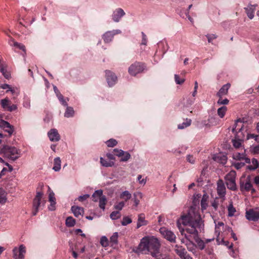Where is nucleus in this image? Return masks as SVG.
Returning a JSON list of instances; mask_svg holds the SVG:
<instances>
[{"mask_svg":"<svg viewBox=\"0 0 259 259\" xmlns=\"http://www.w3.org/2000/svg\"><path fill=\"white\" fill-rule=\"evenodd\" d=\"M182 223L185 226H188L186 231L197 237L199 232L203 230L204 224L200 215L194 211L192 208H190L187 213L181 217Z\"/></svg>","mask_w":259,"mask_h":259,"instance_id":"1","label":"nucleus"},{"mask_svg":"<svg viewBox=\"0 0 259 259\" xmlns=\"http://www.w3.org/2000/svg\"><path fill=\"white\" fill-rule=\"evenodd\" d=\"M160 244L158 240L152 237H145L143 238L139 245L133 251L136 253L149 254L152 256H156L159 253Z\"/></svg>","mask_w":259,"mask_h":259,"instance_id":"2","label":"nucleus"},{"mask_svg":"<svg viewBox=\"0 0 259 259\" xmlns=\"http://www.w3.org/2000/svg\"><path fill=\"white\" fill-rule=\"evenodd\" d=\"M20 152L16 147L3 145L0 150V154H3L5 158L14 161L20 157Z\"/></svg>","mask_w":259,"mask_h":259,"instance_id":"3","label":"nucleus"},{"mask_svg":"<svg viewBox=\"0 0 259 259\" xmlns=\"http://www.w3.org/2000/svg\"><path fill=\"white\" fill-rule=\"evenodd\" d=\"M236 175L235 171L231 170L225 177L227 188L232 191H235L237 189L235 182Z\"/></svg>","mask_w":259,"mask_h":259,"instance_id":"4","label":"nucleus"},{"mask_svg":"<svg viewBox=\"0 0 259 259\" xmlns=\"http://www.w3.org/2000/svg\"><path fill=\"white\" fill-rule=\"evenodd\" d=\"M243 123L241 119H238L232 128V132L236 134L235 138L243 140L244 135L242 132Z\"/></svg>","mask_w":259,"mask_h":259,"instance_id":"5","label":"nucleus"},{"mask_svg":"<svg viewBox=\"0 0 259 259\" xmlns=\"http://www.w3.org/2000/svg\"><path fill=\"white\" fill-rule=\"evenodd\" d=\"M43 193L41 192H37L36 195L33 201V211L32 215H35L38 211L39 207H40L41 203L42 205L44 206L46 203V201L44 200L41 202Z\"/></svg>","mask_w":259,"mask_h":259,"instance_id":"6","label":"nucleus"},{"mask_svg":"<svg viewBox=\"0 0 259 259\" xmlns=\"http://www.w3.org/2000/svg\"><path fill=\"white\" fill-rule=\"evenodd\" d=\"M145 65L143 63L136 62L132 64L128 68V73L133 76L141 73L145 69Z\"/></svg>","mask_w":259,"mask_h":259,"instance_id":"7","label":"nucleus"},{"mask_svg":"<svg viewBox=\"0 0 259 259\" xmlns=\"http://www.w3.org/2000/svg\"><path fill=\"white\" fill-rule=\"evenodd\" d=\"M245 217L249 221L256 222L259 220V207L250 209L245 213Z\"/></svg>","mask_w":259,"mask_h":259,"instance_id":"8","label":"nucleus"},{"mask_svg":"<svg viewBox=\"0 0 259 259\" xmlns=\"http://www.w3.org/2000/svg\"><path fill=\"white\" fill-rule=\"evenodd\" d=\"M159 231L160 233L167 240L171 243L176 242V236L173 232L165 228H160Z\"/></svg>","mask_w":259,"mask_h":259,"instance_id":"9","label":"nucleus"},{"mask_svg":"<svg viewBox=\"0 0 259 259\" xmlns=\"http://www.w3.org/2000/svg\"><path fill=\"white\" fill-rule=\"evenodd\" d=\"M25 247L23 245H21L19 248L15 247L13 249V257L15 259L24 258V254L25 253Z\"/></svg>","mask_w":259,"mask_h":259,"instance_id":"10","label":"nucleus"},{"mask_svg":"<svg viewBox=\"0 0 259 259\" xmlns=\"http://www.w3.org/2000/svg\"><path fill=\"white\" fill-rule=\"evenodd\" d=\"M0 127L3 128L5 132H7L10 136L13 134L14 131V126L4 120H2L1 121Z\"/></svg>","mask_w":259,"mask_h":259,"instance_id":"11","label":"nucleus"},{"mask_svg":"<svg viewBox=\"0 0 259 259\" xmlns=\"http://www.w3.org/2000/svg\"><path fill=\"white\" fill-rule=\"evenodd\" d=\"M106 79L108 85L112 87L115 84L117 81V76L116 75L109 70H106Z\"/></svg>","mask_w":259,"mask_h":259,"instance_id":"12","label":"nucleus"},{"mask_svg":"<svg viewBox=\"0 0 259 259\" xmlns=\"http://www.w3.org/2000/svg\"><path fill=\"white\" fill-rule=\"evenodd\" d=\"M217 193L220 197H225L226 187L222 180L220 179L217 182Z\"/></svg>","mask_w":259,"mask_h":259,"instance_id":"13","label":"nucleus"},{"mask_svg":"<svg viewBox=\"0 0 259 259\" xmlns=\"http://www.w3.org/2000/svg\"><path fill=\"white\" fill-rule=\"evenodd\" d=\"M49 139L52 142H57L60 139V136L58 131L55 128L51 129L48 133Z\"/></svg>","mask_w":259,"mask_h":259,"instance_id":"14","label":"nucleus"},{"mask_svg":"<svg viewBox=\"0 0 259 259\" xmlns=\"http://www.w3.org/2000/svg\"><path fill=\"white\" fill-rule=\"evenodd\" d=\"M124 15V11L121 8H118L114 11L112 15V19L114 22H118Z\"/></svg>","mask_w":259,"mask_h":259,"instance_id":"15","label":"nucleus"},{"mask_svg":"<svg viewBox=\"0 0 259 259\" xmlns=\"http://www.w3.org/2000/svg\"><path fill=\"white\" fill-rule=\"evenodd\" d=\"M240 190L241 191H249L250 190L252 187V185L250 181V177H248L246 179V181L245 183L244 182L241 181L240 184Z\"/></svg>","mask_w":259,"mask_h":259,"instance_id":"16","label":"nucleus"},{"mask_svg":"<svg viewBox=\"0 0 259 259\" xmlns=\"http://www.w3.org/2000/svg\"><path fill=\"white\" fill-rule=\"evenodd\" d=\"M231 84L228 83L223 85V87L220 89L219 92L217 94V96L219 98H222L223 96L228 94V90L230 88Z\"/></svg>","mask_w":259,"mask_h":259,"instance_id":"17","label":"nucleus"},{"mask_svg":"<svg viewBox=\"0 0 259 259\" xmlns=\"http://www.w3.org/2000/svg\"><path fill=\"white\" fill-rule=\"evenodd\" d=\"M213 159L222 164H225L227 161V157L224 154L219 153L214 155L213 157Z\"/></svg>","mask_w":259,"mask_h":259,"instance_id":"18","label":"nucleus"},{"mask_svg":"<svg viewBox=\"0 0 259 259\" xmlns=\"http://www.w3.org/2000/svg\"><path fill=\"white\" fill-rule=\"evenodd\" d=\"M148 221L145 220V214L141 213L138 215L137 228L138 229L143 226H146L148 224Z\"/></svg>","mask_w":259,"mask_h":259,"instance_id":"19","label":"nucleus"},{"mask_svg":"<svg viewBox=\"0 0 259 259\" xmlns=\"http://www.w3.org/2000/svg\"><path fill=\"white\" fill-rule=\"evenodd\" d=\"M71 209L75 217L78 218L80 215H83L84 210L82 207L73 205Z\"/></svg>","mask_w":259,"mask_h":259,"instance_id":"20","label":"nucleus"},{"mask_svg":"<svg viewBox=\"0 0 259 259\" xmlns=\"http://www.w3.org/2000/svg\"><path fill=\"white\" fill-rule=\"evenodd\" d=\"M233 158L234 159L239 161L244 160L246 163H250V159L249 158L246 157L244 153H236L234 155Z\"/></svg>","mask_w":259,"mask_h":259,"instance_id":"21","label":"nucleus"},{"mask_svg":"<svg viewBox=\"0 0 259 259\" xmlns=\"http://www.w3.org/2000/svg\"><path fill=\"white\" fill-rule=\"evenodd\" d=\"M114 35L115 33L114 31H107L103 35V39L105 42H109L112 40Z\"/></svg>","mask_w":259,"mask_h":259,"instance_id":"22","label":"nucleus"},{"mask_svg":"<svg viewBox=\"0 0 259 259\" xmlns=\"http://www.w3.org/2000/svg\"><path fill=\"white\" fill-rule=\"evenodd\" d=\"M203 123L206 126L215 125L218 124V119L215 117H210L207 121L204 120Z\"/></svg>","mask_w":259,"mask_h":259,"instance_id":"23","label":"nucleus"},{"mask_svg":"<svg viewBox=\"0 0 259 259\" xmlns=\"http://www.w3.org/2000/svg\"><path fill=\"white\" fill-rule=\"evenodd\" d=\"M255 6V5H250V6H248L247 8H245L247 15L250 19H252L254 17L253 13Z\"/></svg>","mask_w":259,"mask_h":259,"instance_id":"24","label":"nucleus"},{"mask_svg":"<svg viewBox=\"0 0 259 259\" xmlns=\"http://www.w3.org/2000/svg\"><path fill=\"white\" fill-rule=\"evenodd\" d=\"M175 247V252L181 258H183V256H184L187 253L186 249L182 246H179L178 245H176Z\"/></svg>","mask_w":259,"mask_h":259,"instance_id":"25","label":"nucleus"},{"mask_svg":"<svg viewBox=\"0 0 259 259\" xmlns=\"http://www.w3.org/2000/svg\"><path fill=\"white\" fill-rule=\"evenodd\" d=\"M259 166L258 161L255 158L251 159V164L248 165L246 166V168L250 170H254Z\"/></svg>","mask_w":259,"mask_h":259,"instance_id":"26","label":"nucleus"},{"mask_svg":"<svg viewBox=\"0 0 259 259\" xmlns=\"http://www.w3.org/2000/svg\"><path fill=\"white\" fill-rule=\"evenodd\" d=\"M61 161L59 157H56L54 160V166L53 169L55 171H58L61 169Z\"/></svg>","mask_w":259,"mask_h":259,"instance_id":"27","label":"nucleus"},{"mask_svg":"<svg viewBox=\"0 0 259 259\" xmlns=\"http://www.w3.org/2000/svg\"><path fill=\"white\" fill-rule=\"evenodd\" d=\"M11 41L13 42V46L14 47H17V48H18L20 50H21L24 52V54H23V56H24L26 53L25 46L24 45H23L22 44L18 43V42L15 41L14 40V39L12 38H11Z\"/></svg>","mask_w":259,"mask_h":259,"instance_id":"28","label":"nucleus"},{"mask_svg":"<svg viewBox=\"0 0 259 259\" xmlns=\"http://www.w3.org/2000/svg\"><path fill=\"white\" fill-rule=\"evenodd\" d=\"M208 198V196L207 194H204L203 195L202 198L201 200V207L202 210H204L206 208L207 206V200Z\"/></svg>","mask_w":259,"mask_h":259,"instance_id":"29","label":"nucleus"},{"mask_svg":"<svg viewBox=\"0 0 259 259\" xmlns=\"http://www.w3.org/2000/svg\"><path fill=\"white\" fill-rule=\"evenodd\" d=\"M66 109L64 113V116L67 118L73 117L74 114V111L72 107L66 106Z\"/></svg>","mask_w":259,"mask_h":259,"instance_id":"30","label":"nucleus"},{"mask_svg":"<svg viewBox=\"0 0 259 259\" xmlns=\"http://www.w3.org/2000/svg\"><path fill=\"white\" fill-rule=\"evenodd\" d=\"M142 194L141 192H138L134 194V201L135 206H137L140 202V199L142 198Z\"/></svg>","mask_w":259,"mask_h":259,"instance_id":"31","label":"nucleus"},{"mask_svg":"<svg viewBox=\"0 0 259 259\" xmlns=\"http://www.w3.org/2000/svg\"><path fill=\"white\" fill-rule=\"evenodd\" d=\"M100 163L101 165L105 167H112L114 165V162L109 161L103 157L100 158Z\"/></svg>","mask_w":259,"mask_h":259,"instance_id":"32","label":"nucleus"},{"mask_svg":"<svg viewBox=\"0 0 259 259\" xmlns=\"http://www.w3.org/2000/svg\"><path fill=\"white\" fill-rule=\"evenodd\" d=\"M1 104L4 110L7 111L8 107L11 105V101L8 98H5L1 100Z\"/></svg>","mask_w":259,"mask_h":259,"instance_id":"33","label":"nucleus"},{"mask_svg":"<svg viewBox=\"0 0 259 259\" xmlns=\"http://www.w3.org/2000/svg\"><path fill=\"white\" fill-rule=\"evenodd\" d=\"M191 119L186 118L185 121L183 122L181 124H179L178 125V128L180 130H183L189 126H190L191 124Z\"/></svg>","mask_w":259,"mask_h":259,"instance_id":"34","label":"nucleus"},{"mask_svg":"<svg viewBox=\"0 0 259 259\" xmlns=\"http://www.w3.org/2000/svg\"><path fill=\"white\" fill-rule=\"evenodd\" d=\"M75 220L72 217H68L66 219L65 224L68 227H72L75 224Z\"/></svg>","mask_w":259,"mask_h":259,"instance_id":"35","label":"nucleus"},{"mask_svg":"<svg viewBox=\"0 0 259 259\" xmlns=\"http://www.w3.org/2000/svg\"><path fill=\"white\" fill-rule=\"evenodd\" d=\"M228 211L229 217H233L234 215V213L236 211L235 208L233 206L232 201L230 202V204L228 206Z\"/></svg>","mask_w":259,"mask_h":259,"instance_id":"36","label":"nucleus"},{"mask_svg":"<svg viewBox=\"0 0 259 259\" xmlns=\"http://www.w3.org/2000/svg\"><path fill=\"white\" fill-rule=\"evenodd\" d=\"M103 195V191L102 190H98L95 191L93 194L92 197L94 198L93 200L95 202L98 201V198H101Z\"/></svg>","mask_w":259,"mask_h":259,"instance_id":"37","label":"nucleus"},{"mask_svg":"<svg viewBox=\"0 0 259 259\" xmlns=\"http://www.w3.org/2000/svg\"><path fill=\"white\" fill-rule=\"evenodd\" d=\"M194 239L197 244L198 248L201 250H203L205 246L204 242L202 239L199 238L198 236L197 237H195Z\"/></svg>","mask_w":259,"mask_h":259,"instance_id":"38","label":"nucleus"},{"mask_svg":"<svg viewBox=\"0 0 259 259\" xmlns=\"http://www.w3.org/2000/svg\"><path fill=\"white\" fill-rule=\"evenodd\" d=\"M132 195L128 191H124L120 195V198L124 199L125 201L130 199Z\"/></svg>","mask_w":259,"mask_h":259,"instance_id":"39","label":"nucleus"},{"mask_svg":"<svg viewBox=\"0 0 259 259\" xmlns=\"http://www.w3.org/2000/svg\"><path fill=\"white\" fill-rule=\"evenodd\" d=\"M107 199L105 196H102L99 198V207L103 210L105 209Z\"/></svg>","mask_w":259,"mask_h":259,"instance_id":"40","label":"nucleus"},{"mask_svg":"<svg viewBox=\"0 0 259 259\" xmlns=\"http://www.w3.org/2000/svg\"><path fill=\"white\" fill-rule=\"evenodd\" d=\"M120 157V161L126 162L131 158V155L128 152L124 151V154Z\"/></svg>","mask_w":259,"mask_h":259,"instance_id":"41","label":"nucleus"},{"mask_svg":"<svg viewBox=\"0 0 259 259\" xmlns=\"http://www.w3.org/2000/svg\"><path fill=\"white\" fill-rule=\"evenodd\" d=\"M226 111L227 107L226 106L221 107L218 109V114L221 118H223L225 116Z\"/></svg>","mask_w":259,"mask_h":259,"instance_id":"42","label":"nucleus"},{"mask_svg":"<svg viewBox=\"0 0 259 259\" xmlns=\"http://www.w3.org/2000/svg\"><path fill=\"white\" fill-rule=\"evenodd\" d=\"M118 233L115 232L113 233V234L111 236V237L110 238V242L112 243V245L113 244H116L118 242Z\"/></svg>","mask_w":259,"mask_h":259,"instance_id":"43","label":"nucleus"},{"mask_svg":"<svg viewBox=\"0 0 259 259\" xmlns=\"http://www.w3.org/2000/svg\"><path fill=\"white\" fill-rule=\"evenodd\" d=\"M112 153H114V155L120 157L124 154V151L121 149L115 148L113 150Z\"/></svg>","mask_w":259,"mask_h":259,"instance_id":"44","label":"nucleus"},{"mask_svg":"<svg viewBox=\"0 0 259 259\" xmlns=\"http://www.w3.org/2000/svg\"><path fill=\"white\" fill-rule=\"evenodd\" d=\"M100 242L103 247H107L109 245L108 240L106 236H102L100 239Z\"/></svg>","mask_w":259,"mask_h":259,"instance_id":"45","label":"nucleus"},{"mask_svg":"<svg viewBox=\"0 0 259 259\" xmlns=\"http://www.w3.org/2000/svg\"><path fill=\"white\" fill-rule=\"evenodd\" d=\"M108 147H113L117 144V141L113 139H110L106 142Z\"/></svg>","mask_w":259,"mask_h":259,"instance_id":"46","label":"nucleus"},{"mask_svg":"<svg viewBox=\"0 0 259 259\" xmlns=\"http://www.w3.org/2000/svg\"><path fill=\"white\" fill-rule=\"evenodd\" d=\"M112 220H116L120 217V212L118 211H114L110 215Z\"/></svg>","mask_w":259,"mask_h":259,"instance_id":"47","label":"nucleus"},{"mask_svg":"<svg viewBox=\"0 0 259 259\" xmlns=\"http://www.w3.org/2000/svg\"><path fill=\"white\" fill-rule=\"evenodd\" d=\"M241 141H242V140H239L236 138L232 140V143L234 147L236 148H239L241 145Z\"/></svg>","mask_w":259,"mask_h":259,"instance_id":"48","label":"nucleus"},{"mask_svg":"<svg viewBox=\"0 0 259 259\" xmlns=\"http://www.w3.org/2000/svg\"><path fill=\"white\" fill-rule=\"evenodd\" d=\"M132 222V219L128 217H124L123 218L122 221L121 222V224L122 226H126Z\"/></svg>","mask_w":259,"mask_h":259,"instance_id":"49","label":"nucleus"},{"mask_svg":"<svg viewBox=\"0 0 259 259\" xmlns=\"http://www.w3.org/2000/svg\"><path fill=\"white\" fill-rule=\"evenodd\" d=\"M175 80L177 84H182L185 81L184 78H180V76L178 74L175 75Z\"/></svg>","mask_w":259,"mask_h":259,"instance_id":"50","label":"nucleus"},{"mask_svg":"<svg viewBox=\"0 0 259 259\" xmlns=\"http://www.w3.org/2000/svg\"><path fill=\"white\" fill-rule=\"evenodd\" d=\"M60 101V102L61 103V104L64 106H67L68 104L67 102L64 99V97L62 94H59L58 96H57Z\"/></svg>","mask_w":259,"mask_h":259,"instance_id":"51","label":"nucleus"},{"mask_svg":"<svg viewBox=\"0 0 259 259\" xmlns=\"http://www.w3.org/2000/svg\"><path fill=\"white\" fill-rule=\"evenodd\" d=\"M206 37L207 38L208 42L210 43L212 42L213 39H214L217 38V35L214 34H208L206 35Z\"/></svg>","mask_w":259,"mask_h":259,"instance_id":"52","label":"nucleus"},{"mask_svg":"<svg viewBox=\"0 0 259 259\" xmlns=\"http://www.w3.org/2000/svg\"><path fill=\"white\" fill-rule=\"evenodd\" d=\"M246 163L245 161L244 162H235L234 164V167L237 169H239L241 168V167H243L245 165V164Z\"/></svg>","mask_w":259,"mask_h":259,"instance_id":"53","label":"nucleus"},{"mask_svg":"<svg viewBox=\"0 0 259 259\" xmlns=\"http://www.w3.org/2000/svg\"><path fill=\"white\" fill-rule=\"evenodd\" d=\"M155 257V259H171L169 255L166 254H160L159 255L157 254V256Z\"/></svg>","mask_w":259,"mask_h":259,"instance_id":"54","label":"nucleus"},{"mask_svg":"<svg viewBox=\"0 0 259 259\" xmlns=\"http://www.w3.org/2000/svg\"><path fill=\"white\" fill-rule=\"evenodd\" d=\"M124 206V202L123 201H121L117 204L114 205V208L120 210L122 209Z\"/></svg>","mask_w":259,"mask_h":259,"instance_id":"55","label":"nucleus"},{"mask_svg":"<svg viewBox=\"0 0 259 259\" xmlns=\"http://www.w3.org/2000/svg\"><path fill=\"white\" fill-rule=\"evenodd\" d=\"M89 197H90V195L89 194H84V195H82V196H79L78 197L77 199L78 200V201H79L80 202H83L84 200H87Z\"/></svg>","mask_w":259,"mask_h":259,"instance_id":"56","label":"nucleus"},{"mask_svg":"<svg viewBox=\"0 0 259 259\" xmlns=\"http://www.w3.org/2000/svg\"><path fill=\"white\" fill-rule=\"evenodd\" d=\"M228 103L229 100L227 99L222 100V98H219V100L217 102V103L219 105H227L228 104Z\"/></svg>","mask_w":259,"mask_h":259,"instance_id":"57","label":"nucleus"},{"mask_svg":"<svg viewBox=\"0 0 259 259\" xmlns=\"http://www.w3.org/2000/svg\"><path fill=\"white\" fill-rule=\"evenodd\" d=\"M49 201H50V202L56 201V198L55 197V194L53 192H51L49 194Z\"/></svg>","mask_w":259,"mask_h":259,"instance_id":"58","label":"nucleus"},{"mask_svg":"<svg viewBox=\"0 0 259 259\" xmlns=\"http://www.w3.org/2000/svg\"><path fill=\"white\" fill-rule=\"evenodd\" d=\"M17 105L15 104H12V105H10V106L8 107V109L7 111H9V112H12L13 111L17 110Z\"/></svg>","mask_w":259,"mask_h":259,"instance_id":"59","label":"nucleus"},{"mask_svg":"<svg viewBox=\"0 0 259 259\" xmlns=\"http://www.w3.org/2000/svg\"><path fill=\"white\" fill-rule=\"evenodd\" d=\"M56 203V201L55 202H50V205L48 207V209H49V210L53 211V210H55V209H56V206H55Z\"/></svg>","mask_w":259,"mask_h":259,"instance_id":"60","label":"nucleus"},{"mask_svg":"<svg viewBox=\"0 0 259 259\" xmlns=\"http://www.w3.org/2000/svg\"><path fill=\"white\" fill-rule=\"evenodd\" d=\"M142 40L141 45H146L147 44L146 35L143 32H142Z\"/></svg>","mask_w":259,"mask_h":259,"instance_id":"61","label":"nucleus"},{"mask_svg":"<svg viewBox=\"0 0 259 259\" xmlns=\"http://www.w3.org/2000/svg\"><path fill=\"white\" fill-rule=\"evenodd\" d=\"M252 152L255 154H259V145L254 146L252 148Z\"/></svg>","mask_w":259,"mask_h":259,"instance_id":"62","label":"nucleus"},{"mask_svg":"<svg viewBox=\"0 0 259 259\" xmlns=\"http://www.w3.org/2000/svg\"><path fill=\"white\" fill-rule=\"evenodd\" d=\"M106 156L108 158V159H109L110 160H114L115 159V155H114V153H107L106 154Z\"/></svg>","mask_w":259,"mask_h":259,"instance_id":"63","label":"nucleus"},{"mask_svg":"<svg viewBox=\"0 0 259 259\" xmlns=\"http://www.w3.org/2000/svg\"><path fill=\"white\" fill-rule=\"evenodd\" d=\"M187 160L188 161H189L190 163H194V162H195V160L193 158V157L192 155H188L187 156Z\"/></svg>","mask_w":259,"mask_h":259,"instance_id":"64","label":"nucleus"}]
</instances>
